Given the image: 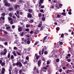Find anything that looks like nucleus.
<instances>
[{
	"label": "nucleus",
	"mask_w": 74,
	"mask_h": 74,
	"mask_svg": "<svg viewBox=\"0 0 74 74\" xmlns=\"http://www.w3.org/2000/svg\"><path fill=\"white\" fill-rule=\"evenodd\" d=\"M8 19L10 24H13V20L10 17H9L8 18Z\"/></svg>",
	"instance_id": "1"
},
{
	"label": "nucleus",
	"mask_w": 74,
	"mask_h": 74,
	"mask_svg": "<svg viewBox=\"0 0 74 74\" xmlns=\"http://www.w3.org/2000/svg\"><path fill=\"white\" fill-rule=\"evenodd\" d=\"M3 2L4 3H5V4L6 6H10V3H8L7 0H4Z\"/></svg>",
	"instance_id": "2"
},
{
	"label": "nucleus",
	"mask_w": 74,
	"mask_h": 74,
	"mask_svg": "<svg viewBox=\"0 0 74 74\" xmlns=\"http://www.w3.org/2000/svg\"><path fill=\"white\" fill-rule=\"evenodd\" d=\"M28 62H29V60H26L25 62H24L23 64L25 66H26L28 65L27 64V63H28Z\"/></svg>",
	"instance_id": "3"
},
{
	"label": "nucleus",
	"mask_w": 74,
	"mask_h": 74,
	"mask_svg": "<svg viewBox=\"0 0 74 74\" xmlns=\"http://www.w3.org/2000/svg\"><path fill=\"white\" fill-rule=\"evenodd\" d=\"M3 51H4V52L3 53V55H5V54H6V53H7V49H3Z\"/></svg>",
	"instance_id": "4"
},
{
	"label": "nucleus",
	"mask_w": 74,
	"mask_h": 74,
	"mask_svg": "<svg viewBox=\"0 0 74 74\" xmlns=\"http://www.w3.org/2000/svg\"><path fill=\"white\" fill-rule=\"evenodd\" d=\"M41 61L40 60L38 62V67H40L41 66Z\"/></svg>",
	"instance_id": "5"
},
{
	"label": "nucleus",
	"mask_w": 74,
	"mask_h": 74,
	"mask_svg": "<svg viewBox=\"0 0 74 74\" xmlns=\"http://www.w3.org/2000/svg\"><path fill=\"white\" fill-rule=\"evenodd\" d=\"M27 17L29 18H32V15L30 14H29L27 15Z\"/></svg>",
	"instance_id": "6"
},
{
	"label": "nucleus",
	"mask_w": 74,
	"mask_h": 74,
	"mask_svg": "<svg viewBox=\"0 0 74 74\" xmlns=\"http://www.w3.org/2000/svg\"><path fill=\"white\" fill-rule=\"evenodd\" d=\"M35 56L36 57V58L37 59H39V58H40V56H37V54H35Z\"/></svg>",
	"instance_id": "7"
},
{
	"label": "nucleus",
	"mask_w": 74,
	"mask_h": 74,
	"mask_svg": "<svg viewBox=\"0 0 74 74\" xmlns=\"http://www.w3.org/2000/svg\"><path fill=\"white\" fill-rule=\"evenodd\" d=\"M44 69H45V70H47V68L46 67H45L42 69V70L43 71H45V72H46V70H44Z\"/></svg>",
	"instance_id": "8"
},
{
	"label": "nucleus",
	"mask_w": 74,
	"mask_h": 74,
	"mask_svg": "<svg viewBox=\"0 0 74 74\" xmlns=\"http://www.w3.org/2000/svg\"><path fill=\"white\" fill-rule=\"evenodd\" d=\"M4 71H5V69L4 68H2L1 71L2 74H4Z\"/></svg>",
	"instance_id": "9"
},
{
	"label": "nucleus",
	"mask_w": 74,
	"mask_h": 74,
	"mask_svg": "<svg viewBox=\"0 0 74 74\" xmlns=\"http://www.w3.org/2000/svg\"><path fill=\"white\" fill-rule=\"evenodd\" d=\"M22 28L21 27H20L19 28V32H21L22 31Z\"/></svg>",
	"instance_id": "10"
},
{
	"label": "nucleus",
	"mask_w": 74,
	"mask_h": 74,
	"mask_svg": "<svg viewBox=\"0 0 74 74\" xmlns=\"http://www.w3.org/2000/svg\"><path fill=\"white\" fill-rule=\"evenodd\" d=\"M61 14L63 16H66V14L64 12H62L61 13Z\"/></svg>",
	"instance_id": "11"
},
{
	"label": "nucleus",
	"mask_w": 74,
	"mask_h": 74,
	"mask_svg": "<svg viewBox=\"0 0 74 74\" xmlns=\"http://www.w3.org/2000/svg\"><path fill=\"white\" fill-rule=\"evenodd\" d=\"M32 11H33L32 10V9H29L28 10V12H30V13H32Z\"/></svg>",
	"instance_id": "12"
},
{
	"label": "nucleus",
	"mask_w": 74,
	"mask_h": 74,
	"mask_svg": "<svg viewBox=\"0 0 74 74\" xmlns=\"http://www.w3.org/2000/svg\"><path fill=\"white\" fill-rule=\"evenodd\" d=\"M19 66L20 67H22V64L20 62H19Z\"/></svg>",
	"instance_id": "13"
},
{
	"label": "nucleus",
	"mask_w": 74,
	"mask_h": 74,
	"mask_svg": "<svg viewBox=\"0 0 74 74\" xmlns=\"http://www.w3.org/2000/svg\"><path fill=\"white\" fill-rule=\"evenodd\" d=\"M26 27L27 28H28V27H30V25L27 24L26 25Z\"/></svg>",
	"instance_id": "14"
},
{
	"label": "nucleus",
	"mask_w": 74,
	"mask_h": 74,
	"mask_svg": "<svg viewBox=\"0 0 74 74\" xmlns=\"http://www.w3.org/2000/svg\"><path fill=\"white\" fill-rule=\"evenodd\" d=\"M18 7V5H15L14 6L15 9H17Z\"/></svg>",
	"instance_id": "15"
},
{
	"label": "nucleus",
	"mask_w": 74,
	"mask_h": 74,
	"mask_svg": "<svg viewBox=\"0 0 74 74\" xmlns=\"http://www.w3.org/2000/svg\"><path fill=\"white\" fill-rule=\"evenodd\" d=\"M41 26H42V24H40L38 25V26L39 27H40Z\"/></svg>",
	"instance_id": "16"
},
{
	"label": "nucleus",
	"mask_w": 74,
	"mask_h": 74,
	"mask_svg": "<svg viewBox=\"0 0 74 74\" xmlns=\"http://www.w3.org/2000/svg\"><path fill=\"white\" fill-rule=\"evenodd\" d=\"M39 3H41V4H42V3H43V0H40Z\"/></svg>",
	"instance_id": "17"
},
{
	"label": "nucleus",
	"mask_w": 74,
	"mask_h": 74,
	"mask_svg": "<svg viewBox=\"0 0 74 74\" xmlns=\"http://www.w3.org/2000/svg\"><path fill=\"white\" fill-rule=\"evenodd\" d=\"M1 19H2V20H4V19H5V18H4V17H1Z\"/></svg>",
	"instance_id": "18"
},
{
	"label": "nucleus",
	"mask_w": 74,
	"mask_h": 74,
	"mask_svg": "<svg viewBox=\"0 0 74 74\" xmlns=\"http://www.w3.org/2000/svg\"><path fill=\"white\" fill-rule=\"evenodd\" d=\"M27 42L28 44H30V41L29 40H27Z\"/></svg>",
	"instance_id": "19"
},
{
	"label": "nucleus",
	"mask_w": 74,
	"mask_h": 74,
	"mask_svg": "<svg viewBox=\"0 0 74 74\" xmlns=\"http://www.w3.org/2000/svg\"><path fill=\"white\" fill-rule=\"evenodd\" d=\"M6 29L7 30H10V27H6Z\"/></svg>",
	"instance_id": "20"
},
{
	"label": "nucleus",
	"mask_w": 74,
	"mask_h": 74,
	"mask_svg": "<svg viewBox=\"0 0 74 74\" xmlns=\"http://www.w3.org/2000/svg\"><path fill=\"white\" fill-rule=\"evenodd\" d=\"M4 44L5 45H8V43L7 42H5L4 43Z\"/></svg>",
	"instance_id": "21"
},
{
	"label": "nucleus",
	"mask_w": 74,
	"mask_h": 74,
	"mask_svg": "<svg viewBox=\"0 0 74 74\" xmlns=\"http://www.w3.org/2000/svg\"><path fill=\"white\" fill-rule=\"evenodd\" d=\"M44 49H43L42 51V54L44 53Z\"/></svg>",
	"instance_id": "22"
},
{
	"label": "nucleus",
	"mask_w": 74,
	"mask_h": 74,
	"mask_svg": "<svg viewBox=\"0 0 74 74\" xmlns=\"http://www.w3.org/2000/svg\"><path fill=\"white\" fill-rule=\"evenodd\" d=\"M15 43H16V44H17V45H18V44H19L18 40H16V41Z\"/></svg>",
	"instance_id": "23"
},
{
	"label": "nucleus",
	"mask_w": 74,
	"mask_h": 74,
	"mask_svg": "<svg viewBox=\"0 0 74 74\" xmlns=\"http://www.w3.org/2000/svg\"><path fill=\"white\" fill-rule=\"evenodd\" d=\"M14 50H16V49H18V48H17L16 47H14Z\"/></svg>",
	"instance_id": "24"
},
{
	"label": "nucleus",
	"mask_w": 74,
	"mask_h": 74,
	"mask_svg": "<svg viewBox=\"0 0 74 74\" xmlns=\"http://www.w3.org/2000/svg\"><path fill=\"white\" fill-rule=\"evenodd\" d=\"M15 25H13L12 26V29H14L15 28Z\"/></svg>",
	"instance_id": "25"
},
{
	"label": "nucleus",
	"mask_w": 74,
	"mask_h": 74,
	"mask_svg": "<svg viewBox=\"0 0 74 74\" xmlns=\"http://www.w3.org/2000/svg\"><path fill=\"white\" fill-rule=\"evenodd\" d=\"M56 62H59V59L58 58L56 60Z\"/></svg>",
	"instance_id": "26"
},
{
	"label": "nucleus",
	"mask_w": 74,
	"mask_h": 74,
	"mask_svg": "<svg viewBox=\"0 0 74 74\" xmlns=\"http://www.w3.org/2000/svg\"><path fill=\"white\" fill-rule=\"evenodd\" d=\"M13 53L14 56H16V54L15 53V51H13Z\"/></svg>",
	"instance_id": "27"
},
{
	"label": "nucleus",
	"mask_w": 74,
	"mask_h": 74,
	"mask_svg": "<svg viewBox=\"0 0 74 74\" xmlns=\"http://www.w3.org/2000/svg\"><path fill=\"white\" fill-rule=\"evenodd\" d=\"M50 61H48L47 62V64H50Z\"/></svg>",
	"instance_id": "28"
},
{
	"label": "nucleus",
	"mask_w": 74,
	"mask_h": 74,
	"mask_svg": "<svg viewBox=\"0 0 74 74\" xmlns=\"http://www.w3.org/2000/svg\"><path fill=\"white\" fill-rule=\"evenodd\" d=\"M59 43L60 45H62L63 44V42H59Z\"/></svg>",
	"instance_id": "29"
},
{
	"label": "nucleus",
	"mask_w": 74,
	"mask_h": 74,
	"mask_svg": "<svg viewBox=\"0 0 74 74\" xmlns=\"http://www.w3.org/2000/svg\"><path fill=\"white\" fill-rule=\"evenodd\" d=\"M59 29H60V28H59V27H57L56 28V30H59Z\"/></svg>",
	"instance_id": "30"
},
{
	"label": "nucleus",
	"mask_w": 74,
	"mask_h": 74,
	"mask_svg": "<svg viewBox=\"0 0 74 74\" xmlns=\"http://www.w3.org/2000/svg\"><path fill=\"white\" fill-rule=\"evenodd\" d=\"M39 42L38 41L36 42L34 44L35 45H37V44H38Z\"/></svg>",
	"instance_id": "31"
},
{
	"label": "nucleus",
	"mask_w": 74,
	"mask_h": 74,
	"mask_svg": "<svg viewBox=\"0 0 74 74\" xmlns=\"http://www.w3.org/2000/svg\"><path fill=\"white\" fill-rule=\"evenodd\" d=\"M3 32L4 33V34H7L8 33H7V32L5 31H3Z\"/></svg>",
	"instance_id": "32"
},
{
	"label": "nucleus",
	"mask_w": 74,
	"mask_h": 74,
	"mask_svg": "<svg viewBox=\"0 0 74 74\" xmlns=\"http://www.w3.org/2000/svg\"><path fill=\"white\" fill-rule=\"evenodd\" d=\"M10 53H9L8 55V58H10Z\"/></svg>",
	"instance_id": "33"
},
{
	"label": "nucleus",
	"mask_w": 74,
	"mask_h": 74,
	"mask_svg": "<svg viewBox=\"0 0 74 74\" xmlns=\"http://www.w3.org/2000/svg\"><path fill=\"white\" fill-rule=\"evenodd\" d=\"M5 64V62H2L1 64V65H2V66H3V65H4Z\"/></svg>",
	"instance_id": "34"
},
{
	"label": "nucleus",
	"mask_w": 74,
	"mask_h": 74,
	"mask_svg": "<svg viewBox=\"0 0 74 74\" xmlns=\"http://www.w3.org/2000/svg\"><path fill=\"white\" fill-rule=\"evenodd\" d=\"M47 36H46L44 38L43 41H44V40H45V39H46V38H47Z\"/></svg>",
	"instance_id": "35"
},
{
	"label": "nucleus",
	"mask_w": 74,
	"mask_h": 74,
	"mask_svg": "<svg viewBox=\"0 0 74 74\" xmlns=\"http://www.w3.org/2000/svg\"><path fill=\"white\" fill-rule=\"evenodd\" d=\"M41 3H40V2H39V6L40 7H41Z\"/></svg>",
	"instance_id": "36"
},
{
	"label": "nucleus",
	"mask_w": 74,
	"mask_h": 74,
	"mask_svg": "<svg viewBox=\"0 0 74 74\" xmlns=\"http://www.w3.org/2000/svg\"><path fill=\"white\" fill-rule=\"evenodd\" d=\"M39 17H41V13H39L38 15Z\"/></svg>",
	"instance_id": "37"
},
{
	"label": "nucleus",
	"mask_w": 74,
	"mask_h": 74,
	"mask_svg": "<svg viewBox=\"0 0 74 74\" xmlns=\"http://www.w3.org/2000/svg\"><path fill=\"white\" fill-rule=\"evenodd\" d=\"M25 30L27 32H28V31H29V29L27 28V29H25Z\"/></svg>",
	"instance_id": "38"
},
{
	"label": "nucleus",
	"mask_w": 74,
	"mask_h": 74,
	"mask_svg": "<svg viewBox=\"0 0 74 74\" xmlns=\"http://www.w3.org/2000/svg\"><path fill=\"white\" fill-rule=\"evenodd\" d=\"M26 60H29V57H26Z\"/></svg>",
	"instance_id": "39"
},
{
	"label": "nucleus",
	"mask_w": 74,
	"mask_h": 74,
	"mask_svg": "<svg viewBox=\"0 0 74 74\" xmlns=\"http://www.w3.org/2000/svg\"><path fill=\"white\" fill-rule=\"evenodd\" d=\"M9 16H10V17H12V14L11 13H10Z\"/></svg>",
	"instance_id": "40"
},
{
	"label": "nucleus",
	"mask_w": 74,
	"mask_h": 74,
	"mask_svg": "<svg viewBox=\"0 0 74 74\" xmlns=\"http://www.w3.org/2000/svg\"><path fill=\"white\" fill-rule=\"evenodd\" d=\"M23 34H24V33L23 32H22L21 33V36H23Z\"/></svg>",
	"instance_id": "41"
},
{
	"label": "nucleus",
	"mask_w": 74,
	"mask_h": 74,
	"mask_svg": "<svg viewBox=\"0 0 74 74\" xmlns=\"http://www.w3.org/2000/svg\"><path fill=\"white\" fill-rule=\"evenodd\" d=\"M45 17H42V20H43V21H45Z\"/></svg>",
	"instance_id": "42"
},
{
	"label": "nucleus",
	"mask_w": 74,
	"mask_h": 74,
	"mask_svg": "<svg viewBox=\"0 0 74 74\" xmlns=\"http://www.w3.org/2000/svg\"><path fill=\"white\" fill-rule=\"evenodd\" d=\"M15 15H16V16H17V18H19V15H17V14H16V13H15Z\"/></svg>",
	"instance_id": "43"
},
{
	"label": "nucleus",
	"mask_w": 74,
	"mask_h": 74,
	"mask_svg": "<svg viewBox=\"0 0 74 74\" xmlns=\"http://www.w3.org/2000/svg\"><path fill=\"white\" fill-rule=\"evenodd\" d=\"M1 15H2V16H4V15H5V13H3L2 14H1Z\"/></svg>",
	"instance_id": "44"
},
{
	"label": "nucleus",
	"mask_w": 74,
	"mask_h": 74,
	"mask_svg": "<svg viewBox=\"0 0 74 74\" xmlns=\"http://www.w3.org/2000/svg\"><path fill=\"white\" fill-rule=\"evenodd\" d=\"M44 53L45 55H47V54L48 53V52H47V51H45Z\"/></svg>",
	"instance_id": "45"
},
{
	"label": "nucleus",
	"mask_w": 74,
	"mask_h": 74,
	"mask_svg": "<svg viewBox=\"0 0 74 74\" xmlns=\"http://www.w3.org/2000/svg\"><path fill=\"white\" fill-rule=\"evenodd\" d=\"M41 8H44V5H43L41 7Z\"/></svg>",
	"instance_id": "46"
},
{
	"label": "nucleus",
	"mask_w": 74,
	"mask_h": 74,
	"mask_svg": "<svg viewBox=\"0 0 74 74\" xmlns=\"http://www.w3.org/2000/svg\"><path fill=\"white\" fill-rule=\"evenodd\" d=\"M63 36H64V34H62L61 35V37H62H62H63Z\"/></svg>",
	"instance_id": "47"
},
{
	"label": "nucleus",
	"mask_w": 74,
	"mask_h": 74,
	"mask_svg": "<svg viewBox=\"0 0 74 74\" xmlns=\"http://www.w3.org/2000/svg\"><path fill=\"white\" fill-rule=\"evenodd\" d=\"M59 7H60V8H61V7H62V5L61 4H60Z\"/></svg>",
	"instance_id": "48"
},
{
	"label": "nucleus",
	"mask_w": 74,
	"mask_h": 74,
	"mask_svg": "<svg viewBox=\"0 0 74 74\" xmlns=\"http://www.w3.org/2000/svg\"><path fill=\"white\" fill-rule=\"evenodd\" d=\"M30 22H31V23H33V20H31L30 21Z\"/></svg>",
	"instance_id": "49"
},
{
	"label": "nucleus",
	"mask_w": 74,
	"mask_h": 74,
	"mask_svg": "<svg viewBox=\"0 0 74 74\" xmlns=\"http://www.w3.org/2000/svg\"><path fill=\"white\" fill-rule=\"evenodd\" d=\"M67 60L68 62H70V61H71L69 59H68Z\"/></svg>",
	"instance_id": "50"
},
{
	"label": "nucleus",
	"mask_w": 74,
	"mask_h": 74,
	"mask_svg": "<svg viewBox=\"0 0 74 74\" xmlns=\"http://www.w3.org/2000/svg\"><path fill=\"white\" fill-rule=\"evenodd\" d=\"M67 73H70V71H69V70H68L67 71Z\"/></svg>",
	"instance_id": "51"
},
{
	"label": "nucleus",
	"mask_w": 74,
	"mask_h": 74,
	"mask_svg": "<svg viewBox=\"0 0 74 74\" xmlns=\"http://www.w3.org/2000/svg\"><path fill=\"white\" fill-rule=\"evenodd\" d=\"M0 53L1 55H3V52H1Z\"/></svg>",
	"instance_id": "52"
},
{
	"label": "nucleus",
	"mask_w": 74,
	"mask_h": 74,
	"mask_svg": "<svg viewBox=\"0 0 74 74\" xmlns=\"http://www.w3.org/2000/svg\"><path fill=\"white\" fill-rule=\"evenodd\" d=\"M14 58V56L13 55H12L11 56V59H13Z\"/></svg>",
	"instance_id": "53"
},
{
	"label": "nucleus",
	"mask_w": 74,
	"mask_h": 74,
	"mask_svg": "<svg viewBox=\"0 0 74 74\" xmlns=\"http://www.w3.org/2000/svg\"><path fill=\"white\" fill-rule=\"evenodd\" d=\"M54 7H55V5H53L52 6V8H53V9L54 8Z\"/></svg>",
	"instance_id": "54"
},
{
	"label": "nucleus",
	"mask_w": 74,
	"mask_h": 74,
	"mask_svg": "<svg viewBox=\"0 0 74 74\" xmlns=\"http://www.w3.org/2000/svg\"><path fill=\"white\" fill-rule=\"evenodd\" d=\"M40 11L41 12H42L44 11L43 10H40Z\"/></svg>",
	"instance_id": "55"
},
{
	"label": "nucleus",
	"mask_w": 74,
	"mask_h": 74,
	"mask_svg": "<svg viewBox=\"0 0 74 74\" xmlns=\"http://www.w3.org/2000/svg\"><path fill=\"white\" fill-rule=\"evenodd\" d=\"M11 70V69H9V74H11V72L10 71V70Z\"/></svg>",
	"instance_id": "56"
},
{
	"label": "nucleus",
	"mask_w": 74,
	"mask_h": 74,
	"mask_svg": "<svg viewBox=\"0 0 74 74\" xmlns=\"http://www.w3.org/2000/svg\"><path fill=\"white\" fill-rule=\"evenodd\" d=\"M36 73H37L39 74V71H38L37 70V71H36Z\"/></svg>",
	"instance_id": "57"
},
{
	"label": "nucleus",
	"mask_w": 74,
	"mask_h": 74,
	"mask_svg": "<svg viewBox=\"0 0 74 74\" xmlns=\"http://www.w3.org/2000/svg\"><path fill=\"white\" fill-rule=\"evenodd\" d=\"M21 73H22V71L21 70L19 71V74H21Z\"/></svg>",
	"instance_id": "58"
},
{
	"label": "nucleus",
	"mask_w": 74,
	"mask_h": 74,
	"mask_svg": "<svg viewBox=\"0 0 74 74\" xmlns=\"http://www.w3.org/2000/svg\"><path fill=\"white\" fill-rule=\"evenodd\" d=\"M16 64V66H18V65H19V62H17Z\"/></svg>",
	"instance_id": "59"
},
{
	"label": "nucleus",
	"mask_w": 74,
	"mask_h": 74,
	"mask_svg": "<svg viewBox=\"0 0 74 74\" xmlns=\"http://www.w3.org/2000/svg\"><path fill=\"white\" fill-rule=\"evenodd\" d=\"M68 14H69V15H71V12H68Z\"/></svg>",
	"instance_id": "60"
},
{
	"label": "nucleus",
	"mask_w": 74,
	"mask_h": 74,
	"mask_svg": "<svg viewBox=\"0 0 74 74\" xmlns=\"http://www.w3.org/2000/svg\"><path fill=\"white\" fill-rule=\"evenodd\" d=\"M0 47H1V48H3V46L2 45H0Z\"/></svg>",
	"instance_id": "61"
},
{
	"label": "nucleus",
	"mask_w": 74,
	"mask_h": 74,
	"mask_svg": "<svg viewBox=\"0 0 74 74\" xmlns=\"http://www.w3.org/2000/svg\"><path fill=\"white\" fill-rule=\"evenodd\" d=\"M57 16L58 18H60V16L59 15V14L57 15Z\"/></svg>",
	"instance_id": "62"
},
{
	"label": "nucleus",
	"mask_w": 74,
	"mask_h": 74,
	"mask_svg": "<svg viewBox=\"0 0 74 74\" xmlns=\"http://www.w3.org/2000/svg\"><path fill=\"white\" fill-rule=\"evenodd\" d=\"M67 56H69V57L71 55H70V54H68L67 55Z\"/></svg>",
	"instance_id": "63"
},
{
	"label": "nucleus",
	"mask_w": 74,
	"mask_h": 74,
	"mask_svg": "<svg viewBox=\"0 0 74 74\" xmlns=\"http://www.w3.org/2000/svg\"><path fill=\"white\" fill-rule=\"evenodd\" d=\"M42 60H43V61H45V58H43L42 59Z\"/></svg>",
	"instance_id": "64"
}]
</instances>
